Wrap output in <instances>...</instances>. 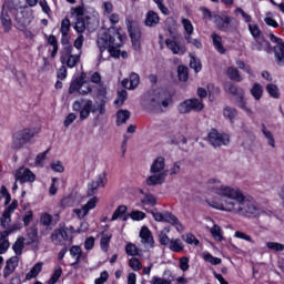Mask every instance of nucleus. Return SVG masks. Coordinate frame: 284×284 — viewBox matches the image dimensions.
<instances>
[{"label": "nucleus", "instance_id": "f257e3e1", "mask_svg": "<svg viewBox=\"0 0 284 284\" xmlns=\"http://www.w3.org/2000/svg\"><path fill=\"white\" fill-rule=\"evenodd\" d=\"M206 185L207 190L213 194L223 196V199H229L221 204H211L215 210L233 212V214H252L253 216H258V214H261L258 204L254 202L252 196L243 194L241 189L221 185V180L216 178L210 179Z\"/></svg>", "mask_w": 284, "mask_h": 284}, {"label": "nucleus", "instance_id": "f03ea898", "mask_svg": "<svg viewBox=\"0 0 284 284\" xmlns=\"http://www.w3.org/2000/svg\"><path fill=\"white\" fill-rule=\"evenodd\" d=\"M124 41L125 37L121 34L119 29L110 28L108 32L103 33L98 38L97 44L101 54H103V52L108 50L111 57L119 58L121 57V50H119V48H123Z\"/></svg>", "mask_w": 284, "mask_h": 284}, {"label": "nucleus", "instance_id": "7ed1b4c3", "mask_svg": "<svg viewBox=\"0 0 284 284\" xmlns=\"http://www.w3.org/2000/svg\"><path fill=\"white\" fill-rule=\"evenodd\" d=\"M170 103H172V95L170 92L165 90H156L153 92L149 101V108L152 112L161 114V112H165V110H168Z\"/></svg>", "mask_w": 284, "mask_h": 284}, {"label": "nucleus", "instance_id": "20e7f679", "mask_svg": "<svg viewBox=\"0 0 284 284\" xmlns=\"http://www.w3.org/2000/svg\"><path fill=\"white\" fill-rule=\"evenodd\" d=\"M150 214H152L154 221L158 223H170V225H173L178 232L183 230L181 222H179V217H176V215L172 214L171 212L164 211L161 213L158 209H153L150 211Z\"/></svg>", "mask_w": 284, "mask_h": 284}, {"label": "nucleus", "instance_id": "39448f33", "mask_svg": "<svg viewBox=\"0 0 284 284\" xmlns=\"http://www.w3.org/2000/svg\"><path fill=\"white\" fill-rule=\"evenodd\" d=\"M16 28L18 30H26L32 23V9L28 7H19L14 12Z\"/></svg>", "mask_w": 284, "mask_h": 284}, {"label": "nucleus", "instance_id": "423d86ee", "mask_svg": "<svg viewBox=\"0 0 284 284\" xmlns=\"http://www.w3.org/2000/svg\"><path fill=\"white\" fill-rule=\"evenodd\" d=\"M33 136L34 132H32L30 129L17 131L12 135L11 150H22L27 143H30Z\"/></svg>", "mask_w": 284, "mask_h": 284}, {"label": "nucleus", "instance_id": "0eeeda50", "mask_svg": "<svg viewBox=\"0 0 284 284\" xmlns=\"http://www.w3.org/2000/svg\"><path fill=\"white\" fill-rule=\"evenodd\" d=\"M205 108V104H203V100H199L196 98L189 99L182 102L179 105V112L180 114H190V112H203V109Z\"/></svg>", "mask_w": 284, "mask_h": 284}, {"label": "nucleus", "instance_id": "6e6552de", "mask_svg": "<svg viewBox=\"0 0 284 284\" xmlns=\"http://www.w3.org/2000/svg\"><path fill=\"white\" fill-rule=\"evenodd\" d=\"M140 243L144 247V252H150L154 247V236L148 226H143L139 233Z\"/></svg>", "mask_w": 284, "mask_h": 284}, {"label": "nucleus", "instance_id": "1a4fd4ad", "mask_svg": "<svg viewBox=\"0 0 284 284\" xmlns=\"http://www.w3.org/2000/svg\"><path fill=\"white\" fill-rule=\"evenodd\" d=\"M209 142L213 148H221L230 143V135L220 133L216 129H212L209 133Z\"/></svg>", "mask_w": 284, "mask_h": 284}, {"label": "nucleus", "instance_id": "9d476101", "mask_svg": "<svg viewBox=\"0 0 284 284\" xmlns=\"http://www.w3.org/2000/svg\"><path fill=\"white\" fill-rule=\"evenodd\" d=\"M212 21L215 23V28L221 30V32H230V30H232V21H234V18H230L229 16L214 14L212 17Z\"/></svg>", "mask_w": 284, "mask_h": 284}, {"label": "nucleus", "instance_id": "9b49d317", "mask_svg": "<svg viewBox=\"0 0 284 284\" xmlns=\"http://www.w3.org/2000/svg\"><path fill=\"white\" fill-rule=\"evenodd\" d=\"M99 203V197H91L81 209H74L73 212L79 219H85L90 214V210H94Z\"/></svg>", "mask_w": 284, "mask_h": 284}, {"label": "nucleus", "instance_id": "f8f14e48", "mask_svg": "<svg viewBox=\"0 0 284 284\" xmlns=\"http://www.w3.org/2000/svg\"><path fill=\"white\" fill-rule=\"evenodd\" d=\"M16 181L21 183H34L37 181V175L30 171V169L20 168L16 171Z\"/></svg>", "mask_w": 284, "mask_h": 284}, {"label": "nucleus", "instance_id": "ddd939ff", "mask_svg": "<svg viewBox=\"0 0 284 284\" xmlns=\"http://www.w3.org/2000/svg\"><path fill=\"white\" fill-rule=\"evenodd\" d=\"M105 183H108V179L105 178V173H101L98 176V180L88 184L87 195L88 196H94V194H97L99 187H105Z\"/></svg>", "mask_w": 284, "mask_h": 284}, {"label": "nucleus", "instance_id": "4468645a", "mask_svg": "<svg viewBox=\"0 0 284 284\" xmlns=\"http://www.w3.org/2000/svg\"><path fill=\"white\" fill-rule=\"evenodd\" d=\"M17 267H19V256H12L9 260H7L2 271L3 278H9L11 274H14Z\"/></svg>", "mask_w": 284, "mask_h": 284}, {"label": "nucleus", "instance_id": "2eb2a0df", "mask_svg": "<svg viewBox=\"0 0 284 284\" xmlns=\"http://www.w3.org/2000/svg\"><path fill=\"white\" fill-rule=\"evenodd\" d=\"M145 184L149 185V187H153L154 185H163L165 183V179H168V171H163L162 173H151Z\"/></svg>", "mask_w": 284, "mask_h": 284}, {"label": "nucleus", "instance_id": "dca6fc26", "mask_svg": "<svg viewBox=\"0 0 284 284\" xmlns=\"http://www.w3.org/2000/svg\"><path fill=\"white\" fill-rule=\"evenodd\" d=\"M251 49L255 52H272V44L270 41L263 38H255V40L251 44Z\"/></svg>", "mask_w": 284, "mask_h": 284}, {"label": "nucleus", "instance_id": "f3484780", "mask_svg": "<svg viewBox=\"0 0 284 284\" xmlns=\"http://www.w3.org/2000/svg\"><path fill=\"white\" fill-rule=\"evenodd\" d=\"M50 239L53 245H63V243L68 241V231L64 229L54 230Z\"/></svg>", "mask_w": 284, "mask_h": 284}, {"label": "nucleus", "instance_id": "a211bd4d", "mask_svg": "<svg viewBox=\"0 0 284 284\" xmlns=\"http://www.w3.org/2000/svg\"><path fill=\"white\" fill-rule=\"evenodd\" d=\"M165 172V158L159 156L156 158L150 168L151 174H161Z\"/></svg>", "mask_w": 284, "mask_h": 284}, {"label": "nucleus", "instance_id": "6ab92c4d", "mask_svg": "<svg viewBox=\"0 0 284 284\" xmlns=\"http://www.w3.org/2000/svg\"><path fill=\"white\" fill-rule=\"evenodd\" d=\"M27 245H34V247H39V229L37 226L29 227L27 230Z\"/></svg>", "mask_w": 284, "mask_h": 284}, {"label": "nucleus", "instance_id": "aec40b11", "mask_svg": "<svg viewBox=\"0 0 284 284\" xmlns=\"http://www.w3.org/2000/svg\"><path fill=\"white\" fill-rule=\"evenodd\" d=\"M87 78H88V74H85V72H82L80 74V77L72 80V82L69 87V94H74V92H77V90H79V88H81V85H83V83H88L85 81Z\"/></svg>", "mask_w": 284, "mask_h": 284}, {"label": "nucleus", "instance_id": "412c9836", "mask_svg": "<svg viewBox=\"0 0 284 284\" xmlns=\"http://www.w3.org/2000/svg\"><path fill=\"white\" fill-rule=\"evenodd\" d=\"M0 21L4 32H10V30H12V18H10V14L8 13V10H6V7H2Z\"/></svg>", "mask_w": 284, "mask_h": 284}, {"label": "nucleus", "instance_id": "4be33fe9", "mask_svg": "<svg viewBox=\"0 0 284 284\" xmlns=\"http://www.w3.org/2000/svg\"><path fill=\"white\" fill-rule=\"evenodd\" d=\"M81 61L80 54H67L61 57V63L68 65V68H74Z\"/></svg>", "mask_w": 284, "mask_h": 284}, {"label": "nucleus", "instance_id": "5701e85b", "mask_svg": "<svg viewBox=\"0 0 284 284\" xmlns=\"http://www.w3.org/2000/svg\"><path fill=\"white\" fill-rule=\"evenodd\" d=\"M128 83H130L129 90H134L139 88V83H141V78L139 77V73H131L130 79H124L122 81V85L124 88H128Z\"/></svg>", "mask_w": 284, "mask_h": 284}, {"label": "nucleus", "instance_id": "b1692460", "mask_svg": "<svg viewBox=\"0 0 284 284\" xmlns=\"http://www.w3.org/2000/svg\"><path fill=\"white\" fill-rule=\"evenodd\" d=\"M159 21H161L159 14L154 11H149L145 16L144 23L148 28H156V26H159Z\"/></svg>", "mask_w": 284, "mask_h": 284}, {"label": "nucleus", "instance_id": "393cba45", "mask_svg": "<svg viewBox=\"0 0 284 284\" xmlns=\"http://www.w3.org/2000/svg\"><path fill=\"white\" fill-rule=\"evenodd\" d=\"M165 43L169 50H171V52H173L174 54H183L184 52H186L185 47L180 45L179 43H176V41L172 39H166Z\"/></svg>", "mask_w": 284, "mask_h": 284}, {"label": "nucleus", "instance_id": "a878e982", "mask_svg": "<svg viewBox=\"0 0 284 284\" xmlns=\"http://www.w3.org/2000/svg\"><path fill=\"white\" fill-rule=\"evenodd\" d=\"M277 65H284V42L273 48Z\"/></svg>", "mask_w": 284, "mask_h": 284}, {"label": "nucleus", "instance_id": "bb28decb", "mask_svg": "<svg viewBox=\"0 0 284 284\" xmlns=\"http://www.w3.org/2000/svg\"><path fill=\"white\" fill-rule=\"evenodd\" d=\"M108 103V100L105 98L98 99L95 101V105L92 106V113L97 114L99 112L100 116H103L105 114V104Z\"/></svg>", "mask_w": 284, "mask_h": 284}, {"label": "nucleus", "instance_id": "cd10ccee", "mask_svg": "<svg viewBox=\"0 0 284 284\" xmlns=\"http://www.w3.org/2000/svg\"><path fill=\"white\" fill-rule=\"evenodd\" d=\"M92 105H94L92 100L85 101L83 108L80 110V121H85V119L90 116V112H92Z\"/></svg>", "mask_w": 284, "mask_h": 284}, {"label": "nucleus", "instance_id": "c85d7f7f", "mask_svg": "<svg viewBox=\"0 0 284 284\" xmlns=\"http://www.w3.org/2000/svg\"><path fill=\"white\" fill-rule=\"evenodd\" d=\"M211 38L213 41V45L217 50V52H220V54H225V47H223V39L216 33H213Z\"/></svg>", "mask_w": 284, "mask_h": 284}, {"label": "nucleus", "instance_id": "c756f323", "mask_svg": "<svg viewBox=\"0 0 284 284\" xmlns=\"http://www.w3.org/2000/svg\"><path fill=\"white\" fill-rule=\"evenodd\" d=\"M250 92L255 101H261V99H263V85H261V83H254Z\"/></svg>", "mask_w": 284, "mask_h": 284}, {"label": "nucleus", "instance_id": "7c9ffc66", "mask_svg": "<svg viewBox=\"0 0 284 284\" xmlns=\"http://www.w3.org/2000/svg\"><path fill=\"white\" fill-rule=\"evenodd\" d=\"M41 270H43V264L37 263L29 273L26 275V281H32V278H37L39 274H41Z\"/></svg>", "mask_w": 284, "mask_h": 284}, {"label": "nucleus", "instance_id": "2f4dec72", "mask_svg": "<svg viewBox=\"0 0 284 284\" xmlns=\"http://www.w3.org/2000/svg\"><path fill=\"white\" fill-rule=\"evenodd\" d=\"M169 250H171V252L181 253L183 252V250H185V245H183V242H181V240L172 239L169 244Z\"/></svg>", "mask_w": 284, "mask_h": 284}, {"label": "nucleus", "instance_id": "473e14b6", "mask_svg": "<svg viewBox=\"0 0 284 284\" xmlns=\"http://www.w3.org/2000/svg\"><path fill=\"white\" fill-rule=\"evenodd\" d=\"M226 74L229 79H231V81H236L237 83H241V81H243V77H241L239 69L234 67H230L226 71Z\"/></svg>", "mask_w": 284, "mask_h": 284}, {"label": "nucleus", "instance_id": "72a5a7b5", "mask_svg": "<svg viewBox=\"0 0 284 284\" xmlns=\"http://www.w3.org/2000/svg\"><path fill=\"white\" fill-rule=\"evenodd\" d=\"M141 252H143V250L138 248L134 243L129 242L125 246V254H128V256H141Z\"/></svg>", "mask_w": 284, "mask_h": 284}, {"label": "nucleus", "instance_id": "f704fd0d", "mask_svg": "<svg viewBox=\"0 0 284 284\" xmlns=\"http://www.w3.org/2000/svg\"><path fill=\"white\" fill-rule=\"evenodd\" d=\"M226 89L230 94H233V97H237V99H243V97H245V91L232 83L227 84Z\"/></svg>", "mask_w": 284, "mask_h": 284}, {"label": "nucleus", "instance_id": "c9c22d12", "mask_svg": "<svg viewBox=\"0 0 284 284\" xmlns=\"http://www.w3.org/2000/svg\"><path fill=\"white\" fill-rule=\"evenodd\" d=\"M111 240H112L111 233H102V236L100 240V245H101V250L103 252H108V250H110V241Z\"/></svg>", "mask_w": 284, "mask_h": 284}, {"label": "nucleus", "instance_id": "e433bc0d", "mask_svg": "<svg viewBox=\"0 0 284 284\" xmlns=\"http://www.w3.org/2000/svg\"><path fill=\"white\" fill-rule=\"evenodd\" d=\"M223 115L225 116V119H229L231 123H234V119L239 116V112L234 108L225 106L223 110Z\"/></svg>", "mask_w": 284, "mask_h": 284}, {"label": "nucleus", "instance_id": "4c0bfd02", "mask_svg": "<svg viewBox=\"0 0 284 284\" xmlns=\"http://www.w3.org/2000/svg\"><path fill=\"white\" fill-rule=\"evenodd\" d=\"M266 92L272 97V99H281V91L278 90V85L274 83H270L266 85Z\"/></svg>", "mask_w": 284, "mask_h": 284}, {"label": "nucleus", "instance_id": "58836bf2", "mask_svg": "<svg viewBox=\"0 0 284 284\" xmlns=\"http://www.w3.org/2000/svg\"><path fill=\"white\" fill-rule=\"evenodd\" d=\"M24 241L26 239L18 237V240L14 242L12 250L16 256H21V254H23Z\"/></svg>", "mask_w": 284, "mask_h": 284}, {"label": "nucleus", "instance_id": "ea45409f", "mask_svg": "<svg viewBox=\"0 0 284 284\" xmlns=\"http://www.w3.org/2000/svg\"><path fill=\"white\" fill-rule=\"evenodd\" d=\"M262 132L265 139H267L268 145H271V148H276V140L274 139V134H272L271 131L267 130V126H265V124H262Z\"/></svg>", "mask_w": 284, "mask_h": 284}, {"label": "nucleus", "instance_id": "a19ab883", "mask_svg": "<svg viewBox=\"0 0 284 284\" xmlns=\"http://www.w3.org/2000/svg\"><path fill=\"white\" fill-rule=\"evenodd\" d=\"M130 111L128 110H120L116 113L118 120L116 125H121L122 123H128V120L130 119Z\"/></svg>", "mask_w": 284, "mask_h": 284}, {"label": "nucleus", "instance_id": "79ce46f5", "mask_svg": "<svg viewBox=\"0 0 284 284\" xmlns=\"http://www.w3.org/2000/svg\"><path fill=\"white\" fill-rule=\"evenodd\" d=\"M178 77L180 81H187L190 79V69L185 65L178 67Z\"/></svg>", "mask_w": 284, "mask_h": 284}, {"label": "nucleus", "instance_id": "37998d69", "mask_svg": "<svg viewBox=\"0 0 284 284\" xmlns=\"http://www.w3.org/2000/svg\"><path fill=\"white\" fill-rule=\"evenodd\" d=\"M48 43L49 45H52L53 51L51 52V57L52 59H54V57H57V53L59 52V43L57 42V37L54 36H49L48 38Z\"/></svg>", "mask_w": 284, "mask_h": 284}, {"label": "nucleus", "instance_id": "c03bdc74", "mask_svg": "<svg viewBox=\"0 0 284 284\" xmlns=\"http://www.w3.org/2000/svg\"><path fill=\"white\" fill-rule=\"evenodd\" d=\"M11 213L9 212H3L2 216L0 217V223H1V226L3 227V230H9L10 229V223H11Z\"/></svg>", "mask_w": 284, "mask_h": 284}, {"label": "nucleus", "instance_id": "a18cd8bd", "mask_svg": "<svg viewBox=\"0 0 284 284\" xmlns=\"http://www.w3.org/2000/svg\"><path fill=\"white\" fill-rule=\"evenodd\" d=\"M128 99V91L122 90L118 92V99L114 101V105L118 108H121L123 103H125V100Z\"/></svg>", "mask_w": 284, "mask_h": 284}, {"label": "nucleus", "instance_id": "49530a36", "mask_svg": "<svg viewBox=\"0 0 284 284\" xmlns=\"http://www.w3.org/2000/svg\"><path fill=\"white\" fill-rule=\"evenodd\" d=\"M75 92H79L82 97H88V94H92V85L90 83H83Z\"/></svg>", "mask_w": 284, "mask_h": 284}, {"label": "nucleus", "instance_id": "de8ad7c7", "mask_svg": "<svg viewBox=\"0 0 284 284\" xmlns=\"http://www.w3.org/2000/svg\"><path fill=\"white\" fill-rule=\"evenodd\" d=\"M128 212V206L125 205H120L118 206V209L114 211L111 221H116V219H121V216H123V214H125Z\"/></svg>", "mask_w": 284, "mask_h": 284}, {"label": "nucleus", "instance_id": "09e8293b", "mask_svg": "<svg viewBox=\"0 0 284 284\" xmlns=\"http://www.w3.org/2000/svg\"><path fill=\"white\" fill-rule=\"evenodd\" d=\"M60 32H61L62 37H65L67 34L70 33V19L69 18H64L61 21Z\"/></svg>", "mask_w": 284, "mask_h": 284}, {"label": "nucleus", "instance_id": "8fccbe9b", "mask_svg": "<svg viewBox=\"0 0 284 284\" xmlns=\"http://www.w3.org/2000/svg\"><path fill=\"white\" fill-rule=\"evenodd\" d=\"M70 254L75 258V263H73V265H77L81 261V246H72L70 248Z\"/></svg>", "mask_w": 284, "mask_h": 284}, {"label": "nucleus", "instance_id": "3c124183", "mask_svg": "<svg viewBox=\"0 0 284 284\" xmlns=\"http://www.w3.org/2000/svg\"><path fill=\"white\" fill-rule=\"evenodd\" d=\"M236 65L239 68V70H243V72H246V74H248L250 77H254V72L252 71V67H250L248 64H245L244 61H236Z\"/></svg>", "mask_w": 284, "mask_h": 284}, {"label": "nucleus", "instance_id": "603ef678", "mask_svg": "<svg viewBox=\"0 0 284 284\" xmlns=\"http://www.w3.org/2000/svg\"><path fill=\"white\" fill-rule=\"evenodd\" d=\"M141 202L145 205H151V207H154V205H156V197L152 193H146Z\"/></svg>", "mask_w": 284, "mask_h": 284}, {"label": "nucleus", "instance_id": "864d4df0", "mask_svg": "<svg viewBox=\"0 0 284 284\" xmlns=\"http://www.w3.org/2000/svg\"><path fill=\"white\" fill-rule=\"evenodd\" d=\"M182 26L186 32V34H194V26L192 24V21L190 19H182Z\"/></svg>", "mask_w": 284, "mask_h": 284}, {"label": "nucleus", "instance_id": "5fc2aeb1", "mask_svg": "<svg viewBox=\"0 0 284 284\" xmlns=\"http://www.w3.org/2000/svg\"><path fill=\"white\" fill-rule=\"evenodd\" d=\"M40 224L44 225V227H50L52 225V215L43 213L40 217Z\"/></svg>", "mask_w": 284, "mask_h": 284}, {"label": "nucleus", "instance_id": "6e6d98bb", "mask_svg": "<svg viewBox=\"0 0 284 284\" xmlns=\"http://www.w3.org/2000/svg\"><path fill=\"white\" fill-rule=\"evenodd\" d=\"M172 240L165 234L163 231L159 233V243L160 245H163L164 247H169Z\"/></svg>", "mask_w": 284, "mask_h": 284}, {"label": "nucleus", "instance_id": "4d7b16f0", "mask_svg": "<svg viewBox=\"0 0 284 284\" xmlns=\"http://www.w3.org/2000/svg\"><path fill=\"white\" fill-rule=\"evenodd\" d=\"M211 234L213 236V239H215V241H223V234H221V226L219 225H214L212 229H211Z\"/></svg>", "mask_w": 284, "mask_h": 284}, {"label": "nucleus", "instance_id": "13d9d810", "mask_svg": "<svg viewBox=\"0 0 284 284\" xmlns=\"http://www.w3.org/2000/svg\"><path fill=\"white\" fill-rule=\"evenodd\" d=\"M63 274V270L61 266L54 270V273L52 274L51 278L48 281V284H55L59 278H61V275Z\"/></svg>", "mask_w": 284, "mask_h": 284}, {"label": "nucleus", "instance_id": "bf43d9fd", "mask_svg": "<svg viewBox=\"0 0 284 284\" xmlns=\"http://www.w3.org/2000/svg\"><path fill=\"white\" fill-rule=\"evenodd\" d=\"M182 240L185 241V243H187V245H199V239H196V236H194V234H186L182 236Z\"/></svg>", "mask_w": 284, "mask_h": 284}, {"label": "nucleus", "instance_id": "052dcab7", "mask_svg": "<svg viewBox=\"0 0 284 284\" xmlns=\"http://www.w3.org/2000/svg\"><path fill=\"white\" fill-rule=\"evenodd\" d=\"M97 97L98 99H105L108 101V87L105 84H99Z\"/></svg>", "mask_w": 284, "mask_h": 284}, {"label": "nucleus", "instance_id": "680f3d73", "mask_svg": "<svg viewBox=\"0 0 284 284\" xmlns=\"http://www.w3.org/2000/svg\"><path fill=\"white\" fill-rule=\"evenodd\" d=\"M248 30L254 39H261L262 32L261 28H258V24H248Z\"/></svg>", "mask_w": 284, "mask_h": 284}, {"label": "nucleus", "instance_id": "e2e57ef3", "mask_svg": "<svg viewBox=\"0 0 284 284\" xmlns=\"http://www.w3.org/2000/svg\"><path fill=\"white\" fill-rule=\"evenodd\" d=\"M129 34L130 38L132 40V43H136L139 41V39H141V30L139 29H129Z\"/></svg>", "mask_w": 284, "mask_h": 284}, {"label": "nucleus", "instance_id": "0e129e2a", "mask_svg": "<svg viewBox=\"0 0 284 284\" xmlns=\"http://www.w3.org/2000/svg\"><path fill=\"white\" fill-rule=\"evenodd\" d=\"M129 265L134 272H139V270L143 267V264H141V261H139V258L136 257L131 258L129 261Z\"/></svg>", "mask_w": 284, "mask_h": 284}, {"label": "nucleus", "instance_id": "69168bd1", "mask_svg": "<svg viewBox=\"0 0 284 284\" xmlns=\"http://www.w3.org/2000/svg\"><path fill=\"white\" fill-rule=\"evenodd\" d=\"M266 246L268 250H273V252H283L284 245L278 242H267Z\"/></svg>", "mask_w": 284, "mask_h": 284}, {"label": "nucleus", "instance_id": "338daca9", "mask_svg": "<svg viewBox=\"0 0 284 284\" xmlns=\"http://www.w3.org/2000/svg\"><path fill=\"white\" fill-rule=\"evenodd\" d=\"M74 30H77L80 34L81 32H85V21L83 18H77Z\"/></svg>", "mask_w": 284, "mask_h": 284}, {"label": "nucleus", "instance_id": "774afa93", "mask_svg": "<svg viewBox=\"0 0 284 284\" xmlns=\"http://www.w3.org/2000/svg\"><path fill=\"white\" fill-rule=\"evenodd\" d=\"M130 217L133 221H143V219H145V213H143V211H133L131 212Z\"/></svg>", "mask_w": 284, "mask_h": 284}]
</instances>
